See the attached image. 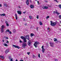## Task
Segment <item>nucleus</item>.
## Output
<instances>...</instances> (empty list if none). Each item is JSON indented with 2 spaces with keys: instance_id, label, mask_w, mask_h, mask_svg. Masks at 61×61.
<instances>
[{
  "instance_id": "1",
  "label": "nucleus",
  "mask_w": 61,
  "mask_h": 61,
  "mask_svg": "<svg viewBox=\"0 0 61 61\" xmlns=\"http://www.w3.org/2000/svg\"><path fill=\"white\" fill-rule=\"evenodd\" d=\"M39 42L37 41H36L34 43V46H35V47L36 48L38 46H37V45H38L39 44Z\"/></svg>"
},
{
  "instance_id": "2",
  "label": "nucleus",
  "mask_w": 61,
  "mask_h": 61,
  "mask_svg": "<svg viewBox=\"0 0 61 61\" xmlns=\"http://www.w3.org/2000/svg\"><path fill=\"white\" fill-rule=\"evenodd\" d=\"M5 28V26L4 25H3L1 26V32L3 33V32L4 31V29Z\"/></svg>"
},
{
  "instance_id": "3",
  "label": "nucleus",
  "mask_w": 61,
  "mask_h": 61,
  "mask_svg": "<svg viewBox=\"0 0 61 61\" xmlns=\"http://www.w3.org/2000/svg\"><path fill=\"white\" fill-rule=\"evenodd\" d=\"M26 43L24 42L22 44V47L23 48H25L26 46Z\"/></svg>"
},
{
  "instance_id": "4",
  "label": "nucleus",
  "mask_w": 61,
  "mask_h": 61,
  "mask_svg": "<svg viewBox=\"0 0 61 61\" xmlns=\"http://www.w3.org/2000/svg\"><path fill=\"white\" fill-rule=\"evenodd\" d=\"M31 44H32V42L31 41H28V46H31Z\"/></svg>"
},
{
  "instance_id": "5",
  "label": "nucleus",
  "mask_w": 61,
  "mask_h": 61,
  "mask_svg": "<svg viewBox=\"0 0 61 61\" xmlns=\"http://www.w3.org/2000/svg\"><path fill=\"white\" fill-rule=\"evenodd\" d=\"M56 12L55 11H54V14H56H56L57 15H60V13L58 12L57 11V10H56Z\"/></svg>"
},
{
  "instance_id": "6",
  "label": "nucleus",
  "mask_w": 61,
  "mask_h": 61,
  "mask_svg": "<svg viewBox=\"0 0 61 61\" xmlns=\"http://www.w3.org/2000/svg\"><path fill=\"white\" fill-rule=\"evenodd\" d=\"M12 46L15 48H17L18 49L20 48V47L16 45H13Z\"/></svg>"
},
{
  "instance_id": "7",
  "label": "nucleus",
  "mask_w": 61,
  "mask_h": 61,
  "mask_svg": "<svg viewBox=\"0 0 61 61\" xmlns=\"http://www.w3.org/2000/svg\"><path fill=\"white\" fill-rule=\"evenodd\" d=\"M51 25L52 26H54V22L51 20Z\"/></svg>"
},
{
  "instance_id": "8",
  "label": "nucleus",
  "mask_w": 61,
  "mask_h": 61,
  "mask_svg": "<svg viewBox=\"0 0 61 61\" xmlns=\"http://www.w3.org/2000/svg\"><path fill=\"white\" fill-rule=\"evenodd\" d=\"M17 12L18 14H19V15H21L22 14V12H21V11L20 10L17 11Z\"/></svg>"
},
{
  "instance_id": "9",
  "label": "nucleus",
  "mask_w": 61,
  "mask_h": 61,
  "mask_svg": "<svg viewBox=\"0 0 61 61\" xmlns=\"http://www.w3.org/2000/svg\"><path fill=\"white\" fill-rule=\"evenodd\" d=\"M26 3L27 5H29V0H27Z\"/></svg>"
},
{
  "instance_id": "10",
  "label": "nucleus",
  "mask_w": 61,
  "mask_h": 61,
  "mask_svg": "<svg viewBox=\"0 0 61 61\" xmlns=\"http://www.w3.org/2000/svg\"><path fill=\"white\" fill-rule=\"evenodd\" d=\"M42 8L44 9H48V8L47 6H45L44 7H42Z\"/></svg>"
},
{
  "instance_id": "11",
  "label": "nucleus",
  "mask_w": 61,
  "mask_h": 61,
  "mask_svg": "<svg viewBox=\"0 0 61 61\" xmlns=\"http://www.w3.org/2000/svg\"><path fill=\"white\" fill-rule=\"evenodd\" d=\"M50 44L51 46H52V47H53V46H54V44H53V43H52L51 42H50Z\"/></svg>"
},
{
  "instance_id": "12",
  "label": "nucleus",
  "mask_w": 61,
  "mask_h": 61,
  "mask_svg": "<svg viewBox=\"0 0 61 61\" xmlns=\"http://www.w3.org/2000/svg\"><path fill=\"white\" fill-rule=\"evenodd\" d=\"M9 51V50L7 49L5 51V53L6 54H7V53H8Z\"/></svg>"
},
{
  "instance_id": "13",
  "label": "nucleus",
  "mask_w": 61,
  "mask_h": 61,
  "mask_svg": "<svg viewBox=\"0 0 61 61\" xmlns=\"http://www.w3.org/2000/svg\"><path fill=\"white\" fill-rule=\"evenodd\" d=\"M26 38H27V39L28 40H29V35H27L26 36Z\"/></svg>"
},
{
  "instance_id": "14",
  "label": "nucleus",
  "mask_w": 61,
  "mask_h": 61,
  "mask_svg": "<svg viewBox=\"0 0 61 61\" xmlns=\"http://www.w3.org/2000/svg\"><path fill=\"white\" fill-rule=\"evenodd\" d=\"M0 57L1 59H4V58L3 56H0Z\"/></svg>"
},
{
  "instance_id": "15",
  "label": "nucleus",
  "mask_w": 61,
  "mask_h": 61,
  "mask_svg": "<svg viewBox=\"0 0 61 61\" xmlns=\"http://www.w3.org/2000/svg\"><path fill=\"white\" fill-rule=\"evenodd\" d=\"M20 37H21V38L22 39H23V40H24V39H25V38L24 36H20Z\"/></svg>"
},
{
  "instance_id": "16",
  "label": "nucleus",
  "mask_w": 61,
  "mask_h": 61,
  "mask_svg": "<svg viewBox=\"0 0 61 61\" xmlns=\"http://www.w3.org/2000/svg\"><path fill=\"white\" fill-rule=\"evenodd\" d=\"M0 16H5V14H0Z\"/></svg>"
},
{
  "instance_id": "17",
  "label": "nucleus",
  "mask_w": 61,
  "mask_h": 61,
  "mask_svg": "<svg viewBox=\"0 0 61 61\" xmlns=\"http://www.w3.org/2000/svg\"><path fill=\"white\" fill-rule=\"evenodd\" d=\"M30 35L31 37H32L33 36H35V35L33 33L30 34Z\"/></svg>"
},
{
  "instance_id": "18",
  "label": "nucleus",
  "mask_w": 61,
  "mask_h": 61,
  "mask_svg": "<svg viewBox=\"0 0 61 61\" xmlns=\"http://www.w3.org/2000/svg\"><path fill=\"white\" fill-rule=\"evenodd\" d=\"M30 7L31 8H33L34 7V6L32 5H30Z\"/></svg>"
},
{
  "instance_id": "19",
  "label": "nucleus",
  "mask_w": 61,
  "mask_h": 61,
  "mask_svg": "<svg viewBox=\"0 0 61 61\" xmlns=\"http://www.w3.org/2000/svg\"><path fill=\"white\" fill-rule=\"evenodd\" d=\"M26 40V39L25 38L23 40V41L24 43H25V42H26V41H27Z\"/></svg>"
},
{
  "instance_id": "20",
  "label": "nucleus",
  "mask_w": 61,
  "mask_h": 61,
  "mask_svg": "<svg viewBox=\"0 0 61 61\" xmlns=\"http://www.w3.org/2000/svg\"><path fill=\"white\" fill-rule=\"evenodd\" d=\"M45 49H42V52L44 53L45 52Z\"/></svg>"
},
{
  "instance_id": "21",
  "label": "nucleus",
  "mask_w": 61,
  "mask_h": 61,
  "mask_svg": "<svg viewBox=\"0 0 61 61\" xmlns=\"http://www.w3.org/2000/svg\"><path fill=\"white\" fill-rule=\"evenodd\" d=\"M15 15L16 19V20H17L18 18H17V15H16V14H15Z\"/></svg>"
},
{
  "instance_id": "22",
  "label": "nucleus",
  "mask_w": 61,
  "mask_h": 61,
  "mask_svg": "<svg viewBox=\"0 0 61 61\" xmlns=\"http://www.w3.org/2000/svg\"><path fill=\"white\" fill-rule=\"evenodd\" d=\"M39 23L40 25H43V23H42V22H41V21H40L39 22Z\"/></svg>"
},
{
  "instance_id": "23",
  "label": "nucleus",
  "mask_w": 61,
  "mask_h": 61,
  "mask_svg": "<svg viewBox=\"0 0 61 61\" xmlns=\"http://www.w3.org/2000/svg\"><path fill=\"white\" fill-rule=\"evenodd\" d=\"M4 6H5L6 7H7V5L6 4V3H5L4 4Z\"/></svg>"
},
{
  "instance_id": "24",
  "label": "nucleus",
  "mask_w": 61,
  "mask_h": 61,
  "mask_svg": "<svg viewBox=\"0 0 61 61\" xmlns=\"http://www.w3.org/2000/svg\"><path fill=\"white\" fill-rule=\"evenodd\" d=\"M58 6L60 8H61V4H59L58 5Z\"/></svg>"
},
{
  "instance_id": "25",
  "label": "nucleus",
  "mask_w": 61,
  "mask_h": 61,
  "mask_svg": "<svg viewBox=\"0 0 61 61\" xmlns=\"http://www.w3.org/2000/svg\"><path fill=\"white\" fill-rule=\"evenodd\" d=\"M54 41H55V42H56V41H57V39L56 38H54Z\"/></svg>"
},
{
  "instance_id": "26",
  "label": "nucleus",
  "mask_w": 61,
  "mask_h": 61,
  "mask_svg": "<svg viewBox=\"0 0 61 61\" xmlns=\"http://www.w3.org/2000/svg\"><path fill=\"white\" fill-rule=\"evenodd\" d=\"M56 22H54V26L56 25Z\"/></svg>"
},
{
  "instance_id": "27",
  "label": "nucleus",
  "mask_w": 61,
  "mask_h": 61,
  "mask_svg": "<svg viewBox=\"0 0 61 61\" xmlns=\"http://www.w3.org/2000/svg\"><path fill=\"white\" fill-rule=\"evenodd\" d=\"M7 23V21L6 22V24L7 26H9V24Z\"/></svg>"
},
{
  "instance_id": "28",
  "label": "nucleus",
  "mask_w": 61,
  "mask_h": 61,
  "mask_svg": "<svg viewBox=\"0 0 61 61\" xmlns=\"http://www.w3.org/2000/svg\"><path fill=\"white\" fill-rule=\"evenodd\" d=\"M54 1L57 3H58V1L57 0H54Z\"/></svg>"
},
{
  "instance_id": "29",
  "label": "nucleus",
  "mask_w": 61,
  "mask_h": 61,
  "mask_svg": "<svg viewBox=\"0 0 61 61\" xmlns=\"http://www.w3.org/2000/svg\"><path fill=\"white\" fill-rule=\"evenodd\" d=\"M10 30H9L8 29L6 30V32H9Z\"/></svg>"
},
{
  "instance_id": "30",
  "label": "nucleus",
  "mask_w": 61,
  "mask_h": 61,
  "mask_svg": "<svg viewBox=\"0 0 61 61\" xmlns=\"http://www.w3.org/2000/svg\"><path fill=\"white\" fill-rule=\"evenodd\" d=\"M4 46H8L6 44H5Z\"/></svg>"
},
{
  "instance_id": "31",
  "label": "nucleus",
  "mask_w": 61,
  "mask_h": 61,
  "mask_svg": "<svg viewBox=\"0 0 61 61\" xmlns=\"http://www.w3.org/2000/svg\"><path fill=\"white\" fill-rule=\"evenodd\" d=\"M49 18V16H48L46 17V19H48V18Z\"/></svg>"
},
{
  "instance_id": "32",
  "label": "nucleus",
  "mask_w": 61,
  "mask_h": 61,
  "mask_svg": "<svg viewBox=\"0 0 61 61\" xmlns=\"http://www.w3.org/2000/svg\"><path fill=\"white\" fill-rule=\"evenodd\" d=\"M49 29H50V28H48L47 29L48 30V31L49 32L50 31V30H49Z\"/></svg>"
},
{
  "instance_id": "33",
  "label": "nucleus",
  "mask_w": 61,
  "mask_h": 61,
  "mask_svg": "<svg viewBox=\"0 0 61 61\" xmlns=\"http://www.w3.org/2000/svg\"><path fill=\"white\" fill-rule=\"evenodd\" d=\"M59 17L60 18H61V15H60L59 16Z\"/></svg>"
},
{
  "instance_id": "34",
  "label": "nucleus",
  "mask_w": 61,
  "mask_h": 61,
  "mask_svg": "<svg viewBox=\"0 0 61 61\" xmlns=\"http://www.w3.org/2000/svg\"><path fill=\"white\" fill-rule=\"evenodd\" d=\"M20 43H23V41H22L20 40Z\"/></svg>"
},
{
  "instance_id": "35",
  "label": "nucleus",
  "mask_w": 61,
  "mask_h": 61,
  "mask_svg": "<svg viewBox=\"0 0 61 61\" xmlns=\"http://www.w3.org/2000/svg\"><path fill=\"white\" fill-rule=\"evenodd\" d=\"M29 17L31 19H32V17L31 16H29Z\"/></svg>"
},
{
  "instance_id": "36",
  "label": "nucleus",
  "mask_w": 61,
  "mask_h": 61,
  "mask_svg": "<svg viewBox=\"0 0 61 61\" xmlns=\"http://www.w3.org/2000/svg\"><path fill=\"white\" fill-rule=\"evenodd\" d=\"M30 52H27V54H28V55H30Z\"/></svg>"
},
{
  "instance_id": "37",
  "label": "nucleus",
  "mask_w": 61,
  "mask_h": 61,
  "mask_svg": "<svg viewBox=\"0 0 61 61\" xmlns=\"http://www.w3.org/2000/svg\"><path fill=\"white\" fill-rule=\"evenodd\" d=\"M38 56L39 57H40V54L39 53L38 54Z\"/></svg>"
},
{
  "instance_id": "38",
  "label": "nucleus",
  "mask_w": 61,
  "mask_h": 61,
  "mask_svg": "<svg viewBox=\"0 0 61 61\" xmlns=\"http://www.w3.org/2000/svg\"><path fill=\"white\" fill-rule=\"evenodd\" d=\"M44 46H42V47H41V48H42V49H44Z\"/></svg>"
},
{
  "instance_id": "39",
  "label": "nucleus",
  "mask_w": 61,
  "mask_h": 61,
  "mask_svg": "<svg viewBox=\"0 0 61 61\" xmlns=\"http://www.w3.org/2000/svg\"><path fill=\"white\" fill-rule=\"evenodd\" d=\"M38 16H39L38 15H37V16L36 18H37V19H38L39 18L38 17Z\"/></svg>"
},
{
  "instance_id": "40",
  "label": "nucleus",
  "mask_w": 61,
  "mask_h": 61,
  "mask_svg": "<svg viewBox=\"0 0 61 61\" xmlns=\"http://www.w3.org/2000/svg\"><path fill=\"white\" fill-rule=\"evenodd\" d=\"M36 29L37 31H38V27H37L36 28Z\"/></svg>"
},
{
  "instance_id": "41",
  "label": "nucleus",
  "mask_w": 61,
  "mask_h": 61,
  "mask_svg": "<svg viewBox=\"0 0 61 61\" xmlns=\"http://www.w3.org/2000/svg\"><path fill=\"white\" fill-rule=\"evenodd\" d=\"M13 32L14 33L15 32V30H13Z\"/></svg>"
},
{
  "instance_id": "42",
  "label": "nucleus",
  "mask_w": 61,
  "mask_h": 61,
  "mask_svg": "<svg viewBox=\"0 0 61 61\" xmlns=\"http://www.w3.org/2000/svg\"><path fill=\"white\" fill-rule=\"evenodd\" d=\"M9 59H11V56H9Z\"/></svg>"
},
{
  "instance_id": "43",
  "label": "nucleus",
  "mask_w": 61,
  "mask_h": 61,
  "mask_svg": "<svg viewBox=\"0 0 61 61\" xmlns=\"http://www.w3.org/2000/svg\"><path fill=\"white\" fill-rule=\"evenodd\" d=\"M55 61H58V60L57 59H55Z\"/></svg>"
},
{
  "instance_id": "44",
  "label": "nucleus",
  "mask_w": 61,
  "mask_h": 61,
  "mask_svg": "<svg viewBox=\"0 0 61 61\" xmlns=\"http://www.w3.org/2000/svg\"><path fill=\"white\" fill-rule=\"evenodd\" d=\"M32 56L33 57V58H34L35 57V56L33 55Z\"/></svg>"
},
{
  "instance_id": "45",
  "label": "nucleus",
  "mask_w": 61,
  "mask_h": 61,
  "mask_svg": "<svg viewBox=\"0 0 61 61\" xmlns=\"http://www.w3.org/2000/svg\"><path fill=\"white\" fill-rule=\"evenodd\" d=\"M9 34H11V33H12V32H11V31H9Z\"/></svg>"
},
{
  "instance_id": "46",
  "label": "nucleus",
  "mask_w": 61,
  "mask_h": 61,
  "mask_svg": "<svg viewBox=\"0 0 61 61\" xmlns=\"http://www.w3.org/2000/svg\"><path fill=\"white\" fill-rule=\"evenodd\" d=\"M6 39H8V38L7 37H6L5 38Z\"/></svg>"
},
{
  "instance_id": "47",
  "label": "nucleus",
  "mask_w": 61,
  "mask_h": 61,
  "mask_svg": "<svg viewBox=\"0 0 61 61\" xmlns=\"http://www.w3.org/2000/svg\"><path fill=\"white\" fill-rule=\"evenodd\" d=\"M6 43H8H8H9V41H7Z\"/></svg>"
},
{
  "instance_id": "48",
  "label": "nucleus",
  "mask_w": 61,
  "mask_h": 61,
  "mask_svg": "<svg viewBox=\"0 0 61 61\" xmlns=\"http://www.w3.org/2000/svg\"><path fill=\"white\" fill-rule=\"evenodd\" d=\"M10 61H13V59H11L10 60Z\"/></svg>"
},
{
  "instance_id": "49",
  "label": "nucleus",
  "mask_w": 61,
  "mask_h": 61,
  "mask_svg": "<svg viewBox=\"0 0 61 61\" xmlns=\"http://www.w3.org/2000/svg\"><path fill=\"white\" fill-rule=\"evenodd\" d=\"M2 5L1 4H0V7H1Z\"/></svg>"
},
{
  "instance_id": "50",
  "label": "nucleus",
  "mask_w": 61,
  "mask_h": 61,
  "mask_svg": "<svg viewBox=\"0 0 61 61\" xmlns=\"http://www.w3.org/2000/svg\"><path fill=\"white\" fill-rule=\"evenodd\" d=\"M30 3H31V2H32V1L31 0H30Z\"/></svg>"
},
{
  "instance_id": "51",
  "label": "nucleus",
  "mask_w": 61,
  "mask_h": 61,
  "mask_svg": "<svg viewBox=\"0 0 61 61\" xmlns=\"http://www.w3.org/2000/svg\"><path fill=\"white\" fill-rule=\"evenodd\" d=\"M2 42H5V40H2Z\"/></svg>"
},
{
  "instance_id": "52",
  "label": "nucleus",
  "mask_w": 61,
  "mask_h": 61,
  "mask_svg": "<svg viewBox=\"0 0 61 61\" xmlns=\"http://www.w3.org/2000/svg\"><path fill=\"white\" fill-rule=\"evenodd\" d=\"M25 13H26V12H25V11L24 12H23L24 14H25Z\"/></svg>"
},
{
  "instance_id": "53",
  "label": "nucleus",
  "mask_w": 61,
  "mask_h": 61,
  "mask_svg": "<svg viewBox=\"0 0 61 61\" xmlns=\"http://www.w3.org/2000/svg\"><path fill=\"white\" fill-rule=\"evenodd\" d=\"M23 20L24 21H25V18H24L23 19Z\"/></svg>"
},
{
  "instance_id": "54",
  "label": "nucleus",
  "mask_w": 61,
  "mask_h": 61,
  "mask_svg": "<svg viewBox=\"0 0 61 61\" xmlns=\"http://www.w3.org/2000/svg\"><path fill=\"white\" fill-rule=\"evenodd\" d=\"M20 61H23V60H20Z\"/></svg>"
},
{
  "instance_id": "55",
  "label": "nucleus",
  "mask_w": 61,
  "mask_h": 61,
  "mask_svg": "<svg viewBox=\"0 0 61 61\" xmlns=\"http://www.w3.org/2000/svg\"><path fill=\"white\" fill-rule=\"evenodd\" d=\"M15 61H18V60L16 59V60Z\"/></svg>"
},
{
  "instance_id": "56",
  "label": "nucleus",
  "mask_w": 61,
  "mask_h": 61,
  "mask_svg": "<svg viewBox=\"0 0 61 61\" xmlns=\"http://www.w3.org/2000/svg\"><path fill=\"white\" fill-rule=\"evenodd\" d=\"M18 7H19V8H20V6H19Z\"/></svg>"
},
{
  "instance_id": "57",
  "label": "nucleus",
  "mask_w": 61,
  "mask_h": 61,
  "mask_svg": "<svg viewBox=\"0 0 61 61\" xmlns=\"http://www.w3.org/2000/svg\"><path fill=\"white\" fill-rule=\"evenodd\" d=\"M39 1H37V3H39Z\"/></svg>"
},
{
  "instance_id": "58",
  "label": "nucleus",
  "mask_w": 61,
  "mask_h": 61,
  "mask_svg": "<svg viewBox=\"0 0 61 61\" xmlns=\"http://www.w3.org/2000/svg\"><path fill=\"white\" fill-rule=\"evenodd\" d=\"M27 24H25V25H27Z\"/></svg>"
},
{
  "instance_id": "59",
  "label": "nucleus",
  "mask_w": 61,
  "mask_h": 61,
  "mask_svg": "<svg viewBox=\"0 0 61 61\" xmlns=\"http://www.w3.org/2000/svg\"><path fill=\"white\" fill-rule=\"evenodd\" d=\"M35 1H37V0H36Z\"/></svg>"
},
{
  "instance_id": "60",
  "label": "nucleus",
  "mask_w": 61,
  "mask_h": 61,
  "mask_svg": "<svg viewBox=\"0 0 61 61\" xmlns=\"http://www.w3.org/2000/svg\"><path fill=\"white\" fill-rule=\"evenodd\" d=\"M51 40H52V39H51Z\"/></svg>"
},
{
  "instance_id": "61",
  "label": "nucleus",
  "mask_w": 61,
  "mask_h": 61,
  "mask_svg": "<svg viewBox=\"0 0 61 61\" xmlns=\"http://www.w3.org/2000/svg\"><path fill=\"white\" fill-rule=\"evenodd\" d=\"M38 5H39V3H38Z\"/></svg>"
},
{
  "instance_id": "62",
  "label": "nucleus",
  "mask_w": 61,
  "mask_h": 61,
  "mask_svg": "<svg viewBox=\"0 0 61 61\" xmlns=\"http://www.w3.org/2000/svg\"><path fill=\"white\" fill-rule=\"evenodd\" d=\"M56 22H57V21H56Z\"/></svg>"
}]
</instances>
